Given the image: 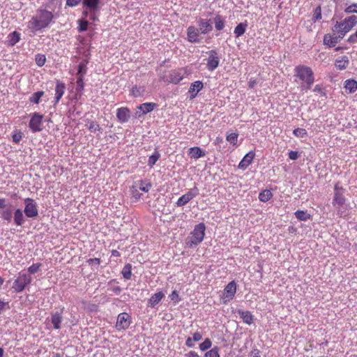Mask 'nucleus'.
Masks as SVG:
<instances>
[{
  "label": "nucleus",
  "mask_w": 357,
  "mask_h": 357,
  "mask_svg": "<svg viewBox=\"0 0 357 357\" xmlns=\"http://www.w3.org/2000/svg\"><path fill=\"white\" fill-rule=\"evenodd\" d=\"M199 193L197 188L190 189L188 192L183 195L176 202L178 206H183L193 199Z\"/></svg>",
  "instance_id": "f8f14e48"
},
{
  "label": "nucleus",
  "mask_w": 357,
  "mask_h": 357,
  "mask_svg": "<svg viewBox=\"0 0 357 357\" xmlns=\"http://www.w3.org/2000/svg\"><path fill=\"white\" fill-rule=\"evenodd\" d=\"M248 26L247 22H241L238 24L234 29V33L236 38H239L240 36H243L245 31L246 28Z\"/></svg>",
  "instance_id": "c756f323"
},
{
  "label": "nucleus",
  "mask_w": 357,
  "mask_h": 357,
  "mask_svg": "<svg viewBox=\"0 0 357 357\" xmlns=\"http://www.w3.org/2000/svg\"><path fill=\"white\" fill-rule=\"evenodd\" d=\"M185 356L186 357H200L199 354L194 351H190Z\"/></svg>",
  "instance_id": "69168bd1"
},
{
  "label": "nucleus",
  "mask_w": 357,
  "mask_h": 357,
  "mask_svg": "<svg viewBox=\"0 0 357 357\" xmlns=\"http://www.w3.org/2000/svg\"><path fill=\"white\" fill-rule=\"evenodd\" d=\"M313 91L314 92H317V93H323V91H322V89H321V86L319 84H317L314 89H313Z\"/></svg>",
  "instance_id": "338daca9"
},
{
  "label": "nucleus",
  "mask_w": 357,
  "mask_h": 357,
  "mask_svg": "<svg viewBox=\"0 0 357 357\" xmlns=\"http://www.w3.org/2000/svg\"><path fill=\"white\" fill-rule=\"evenodd\" d=\"M121 273L125 279L130 280L132 276V265L130 264H126L122 269Z\"/></svg>",
  "instance_id": "e433bc0d"
},
{
  "label": "nucleus",
  "mask_w": 357,
  "mask_h": 357,
  "mask_svg": "<svg viewBox=\"0 0 357 357\" xmlns=\"http://www.w3.org/2000/svg\"><path fill=\"white\" fill-rule=\"evenodd\" d=\"M55 19L56 17L52 11L47 10L45 7H40L27 22V27L33 33L42 31L54 23Z\"/></svg>",
  "instance_id": "f257e3e1"
},
{
  "label": "nucleus",
  "mask_w": 357,
  "mask_h": 357,
  "mask_svg": "<svg viewBox=\"0 0 357 357\" xmlns=\"http://www.w3.org/2000/svg\"><path fill=\"white\" fill-rule=\"evenodd\" d=\"M89 26V22L86 20H80L79 21V31H84L87 29Z\"/></svg>",
  "instance_id": "4d7b16f0"
},
{
  "label": "nucleus",
  "mask_w": 357,
  "mask_h": 357,
  "mask_svg": "<svg viewBox=\"0 0 357 357\" xmlns=\"http://www.w3.org/2000/svg\"><path fill=\"white\" fill-rule=\"evenodd\" d=\"M344 12L347 13H357V3H353L347 6Z\"/></svg>",
  "instance_id": "6e6d98bb"
},
{
  "label": "nucleus",
  "mask_w": 357,
  "mask_h": 357,
  "mask_svg": "<svg viewBox=\"0 0 357 357\" xmlns=\"http://www.w3.org/2000/svg\"><path fill=\"white\" fill-rule=\"evenodd\" d=\"M344 88L350 93L357 91V81L354 79H349L344 82Z\"/></svg>",
  "instance_id": "bb28decb"
},
{
  "label": "nucleus",
  "mask_w": 357,
  "mask_h": 357,
  "mask_svg": "<svg viewBox=\"0 0 357 357\" xmlns=\"http://www.w3.org/2000/svg\"><path fill=\"white\" fill-rule=\"evenodd\" d=\"M238 313L240 315L241 318L243 319L244 323L248 325H250L253 323L254 317L250 311H243L239 310L238 311Z\"/></svg>",
  "instance_id": "393cba45"
},
{
  "label": "nucleus",
  "mask_w": 357,
  "mask_h": 357,
  "mask_svg": "<svg viewBox=\"0 0 357 357\" xmlns=\"http://www.w3.org/2000/svg\"><path fill=\"white\" fill-rule=\"evenodd\" d=\"M82 0H66V5L70 7L77 6Z\"/></svg>",
  "instance_id": "13d9d810"
},
{
  "label": "nucleus",
  "mask_w": 357,
  "mask_h": 357,
  "mask_svg": "<svg viewBox=\"0 0 357 357\" xmlns=\"http://www.w3.org/2000/svg\"><path fill=\"white\" fill-rule=\"evenodd\" d=\"M83 6L91 13L100 10V0H82Z\"/></svg>",
  "instance_id": "6ab92c4d"
},
{
  "label": "nucleus",
  "mask_w": 357,
  "mask_h": 357,
  "mask_svg": "<svg viewBox=\"0 0 357 357\" xmlns=\"http://www.w3.org/2000/svg\"><path fill=\"white\" fill-rule=\"evenodd\" d=\"M88 129L91 132L96 133V132H102V128L100 126V125L95 121H88Z\"/></svg>",
  "instance_id": "473e14b6"
},
{
  "label": "nucleus",
  "mask_w": 357,
  "mask_h": 357,
  "mask_svg": "<svg viewBox=\"0 0 357 357\" xmlns=\"http://www.w3.org/2000/svg\"><path fill=\"white\" fill-rule=\"evenodd\" d=\"M87 263L89 265H93V264L96 265H99L100 264V258H91L87 260Z\"/></svg>",
  "instance_id": "052dcab7"
},
{
  "label": "nucleus",
  "mask_w": 357,
  "mask_h": 357,
  "mask_svg": "<svg viewBox=\"0 0 357 357\" xmlns=\"http://www.w3.org/2000/svg\"><path fill=\"white\" fill-rule=\"evenodd\" d=\"M82 303L84 306V309L88 312H97L98 310V305L96 303L86 302L85 301H83Z\"/></svg>",
  "instance_id": "4c0bfd02"
},
{
  "label": "nucleus",
  "mask_w": 357,
  "mask_h": 357,
  "mask_svg": "<svg viewBox=\"0 0 357 357\" xmlns=\"http://www.w3.org/2000/svg\"><path fill=\"white\" fill-rule=\"evenodd\" d=\"M206 54L208 57L204 59L206 61V69L210 72H213L219 66L220 57L215 50L208 51Z\"/></svg>",
  "instance_id": "423d86ee"
},
{
  "label": "nucleus",
  "mask_w": 357,
  "mask_h": 357,
  "mask_svg": "<svg viewBox=\"0 0 357 357\" xmlns=\"http://www.w3.org/2000/svg\"><path fill=\"white\" fill-rule=\"evenodd\" d=\"M238 135L236 132L227 133L226 139L231 144L236 145L238 141Z\"/></svg>",
  "instance_id": "79ce46f5"
},
{
  "label": "nucleus",
  "mask_w": 357,
  "mask_h": 357,
  "mask_svg": "<svg viewBox=\"0 0 357 357\" xmlns=\"http://www.w3.org/2000/svg\"><path fill=\"white\" fill-rule=\"evenodd\" d=\"M321 10L320 6L317 7L314 9L312 20L316 22L317 20H321Z\"/></svg>",
  "instance_id": "864d4df0"
},
{
  "label": "nucleus",
  "mask_w": 357,
  "mask_h": 357,
  "mask_svg": "<svg viewBox=\"0 0 357 357\" xmlns=\"http://www.w3.org/2000/svg\"><path fill=\"white\" fill-rule=\"evenodd\" d=\"M356 23L357 16L356 15L349 16L342 22H337L333 28L334 35H339V38H343Z\"/></svg>",
  "instance_id": "7ed1b4c3"
},
{
  "label": "nucleus",
  "mask_w": 357,
  "mask_h": 357,
  "mask_svg": "<svg viewBox=\"0 0 357 357\" xmlns=\"http://www.w3.org/2000/svg\"><path fill=\"white\" fill-rule=\"evenodd\" d=\"M8 45L13 46L20 41V33L17 31H13L8 34Z\"/></svg>",
  "instance_id": "7c9ffc66"
},
{
  "label": "nucleus",
  "mask_w": 357,
  "mask_h": 357,
  "mask_svg": "<svg viewBox=\"0 0 357 357\" xmlns=\"http://www.w3.org/2000/svg\"><path fill=\"white\" fill-rule=\"evenodd\" d=\"M213 22L215 24V28L218 31H221L225 27V18L220 15H216L213 18Z\"/></svg>",
  "instance_id": "c85d7f7f"
},
{
  "label": "nucleus",
  "mask_w": 357,
  "mask_h": 357,
  "mask_svg": "<svg viewBox=\"0 0 357 357\" xmlns=\"http://www.w3.org/2000/svg\"><path fill=\"white\" fill-rule=\"evenodd\" d=\"M31 280L29 274L20 273L18 277L13 282L12 288L15 293L22 292L31 283Z\"/></svg>",
  "instance_id": "39448f33"
},
{
  "label": "nucleus",
  "mask_w": 357,
  "mask_h": 357,
  "mask_svg": "<svg viewBox=\"0 0 357 357\" xmlns=\"http://www.w3.org/2000/svg\"><path fill=\"white\" fill-rule=\"evenodd\" d=\"M334 197L333 200V204L336 208H340L346 202V199L343 195L344 188L342 187L339 186V183H336L334 187Z\"/></svg>",
  "instance_id": "9d476101"
},
{
  "label": "nucleus",
  "mask_w": 357,
  "mask_h": 357,
  "mask_svg": "<svg viewBox=\"0 0 357 357\" xmlns=\"http://www.w3.org/2000/svg\"><path fill=\"white\" fill-rule=\"evenodd\" d=\"M257 84V82L255 79H250L248 82V86L250 88H254L255 85Z\"/></svg>",
  "instance_id": "774afa93"
},
{
  "label": "nucleus",
  "mask_w": 357,
  "mask_h": 357,
  "mask_svg": "<svg viewBox=\"0 0 357 357\" xmlns=\"http://www.w3.org/2000/svg\"><path fill=\"white\" fill-rule=\"evenodd\" d=\"M205 357H220L219 349L218 347H214L211 350L205 353Z\"/></svg>",
  "instance_id": "a18cd8bd"
},
{
  "label": "nucleus",
  "mask_w": 357,
  "mask_h": 357,
  "mask_svg": "<svg viewBox=\"0 0 357 357\" xmlns=\"http://www.w3.org/2000/svg\"><path fill=\"white\" fill-rule=\"evenodd\" d=\"M293 134L298 138H305L307 137V133L305 129L298 128L294 129L293 131Z\"/></svg>",
  "instance_id": "37998d69"
},
{
  "label": "nucleus",
  "mask_w": 357,
  "mask_h": 357,
  "mask_svg": "<svg viewBox=\"0 0 357 357\" xmlns=\"http://www.w3.org/2000/svg\"><path fill=\"white\" fill-rule=\"evenodd\" d=\"M204 84L201 81H195L191 83L188 89V93L190 94V100H193L197 96V93L203 89Z\"/></svg>",
  "instance_id": "f3484780"
},
{
  "label": "nucleus",
  "mask_w": 357,
  "mask_h": 357,
  "mask_svg": "<svg viewBox=\"0 0 357 357\" xmlns=\"http://www.w3.org/2000/svg\"><path fill=\"white\" fill-rule=\"evenodd\" d=\"M185 71L183 69L173 70L169 73L167 78L164 80L174 84H177L183 79Z\"/></svg>",
  "instance_id": "ddd939ff"
},
{
  "label": "nucleus",
  "mask_w": 357,
  "mask_h": 357,
  "mask_svg": "<svg viewBox=\"0 0 357 357\" xmlns=\"http://www.w3.org/2000/svg\"><path fill=\"white\" fill-rule=\"evenodd\" d=\"M200 31L195 26H190L187 29V39L190 43H199L202 41Z\"/></svg>",
  "instance_id": "4468645a"
},
{
  "label": "nucleus",
  "mask_w": 357,
  "mask_h": 357,
  "mask_svg": "<svg viewBox=\"0 0 357 357\" xmlns=\"http://www.w3.org/2000/svg\"><path fill=\"white\" fill-rule=\"evenodd\" d=\"M248 357H261L260 351L258 349H253L249 353Z\"/></svg>",
  "instance_id": "bf43d9fd"
},
{
  "label": "nucleus",
  "mask_w": 357,
  "mask_h": 357,
  "mask_svg": "<svg viewBox=\"0 0 357 357\" xmlns=\"http://www.w3.org/2000/svg\"><path fill=\"white\" fill-rule=\"evenodd\" d=\"M24 133L20 130H15L12 133V140L14 143H19L23 138Z\"/></svg>",
  "instance_id": "58836bf2"
},
{
  "label": "nucleus",
  "mask_w": 357,
  "mask_h": 357,
  "mask_svg": "<svg viewBox=\"0 0 357 357\" xmlns=\"http://www.w3.org/2000/svg\"><path fill=\"white\" fill-rule=\"evenodd\" d=\"M1 218L8 222H10L12 218V211L10 209L3 211L1 212Z\"/></svg>",
  "instance_id": "09e8293b"
},
{
  "label": "nucleus",
  "mask_w": 357,
  "mask_h": 357,
  "mask_svg": "<svg viewBox=\"0 0 357 357\" xmlns=\"http://www.w3.org/2000/svg\"><path fill=\"white\" fill-rule=\"evenodd\" d=\"M339 35L326 34L324 37V44L328 47H335V45L341 40Z\"/></svg>",
  "instance_id": "aec40b11"
},
{
  "label": "nucleus",
  "mask_w": 357,
  "mask_h": 357,
  "mask_svg": "<svg viewBox=\"0 0 357 357\" xmlns=\"http://www.w3.org/2000/svg\"><path fill=\"white\" fill-rule=\"evenodd\" d=\"M188 154L189 156H204V151L199 147H192L188 149Z\"/></svg>",
  "instance_id": "c9c22d12"
},
{
  "label": "nucleus",
  "mask_w": 357,
  "mask_h": 357,
  "mask_svg": "<svg viewBox=\"0 0 357 357\" xmlns=\"http://www.w3.org/2000/svg\"><path fill=\"white\" fill-rule=\"evenodd\" d=\"M40 266H41V264H40V263L33 264L31 266H30L28 268V271L31 274H34L39 271Z\"/></svg>",
  "instance_id": "603ef678"
},
{
  "label": "nucleus",
  "mask_w": 357,
  "mask_h": 357,
  "mask_svg": "<svg viewBox=\"0 0 357 357\" xmlns=\"http://www.w3.org/2000/svg\"><path fill=\"white\" fill-rule=\"evenodd\" d=\"M165 297V294L162 291H158L149 298L148 300V305L151 307H155L160 301Z\"/></svg>",
  "instance_id": "4be33fe9"
},
{
  "label": "nucleus",
  "mask_w": 357,
  "mask_h": 357,
  "mask_svg": "<svg viewBox=\"0 0 357 357\" xmlns=\"http://www.w3.org/2000/svg\"><path fill=\"white\" fill-rule=\"evenodd\" d=\"M273 197V193L270 190H264L259 195V199L262 202H267Z\"/></svg>",
  "instance_id": "2f4dec72"
},
{
  "label": "nucleus",
  "mask_w": 357,
  "mask_h": 357,
  "mask_svg": "<svg viewBox=\"0 0 357 357\" xmlns=\"http://www.w3.org/2000/svg\"><path fill=\"white\" fill-rule=\"evenodd\" d=\"M146 93L145 86H137L135 85L130 90V93L135 98H139L143 96Z\"/></svg>",
  "instance_id": "a878e982"
},
{
  "label": "nucleus",
  "mask_w": 357,
  "mask_h": 357,
  "mask_svg": "<svg viewBox=\"0 0 357 357\" xmlns=\"http://www.w3.org/2000/svg\"><path fill=\"white\" fill-rule=\"evenodd\" d=\"M198 29L201 34L206 35L213 30L212 22L210 19L199 18L197 20Z\"/></svg>",
  "instance_id": "2eb2a0df"
},
{
  "label": "nucleus",
  "mask_w": 357,
  "mask_h": 357,
  "mask_svg": "<svg viewBox=\"0 0 357 357\" xmlns=\"http://www.w3.org/2000/svg\"><path fill=\"white\" fill-rule=\"evenodd\" d=\"M65 89H66V86L63 83H62L61 82H59V81H58L56 82V87H55V97H54L55 103L54 104H57L59 102V100H61V98H62V96L65 92Z\"/></svg>",
  "instance_id": "b1692460"
},
{
  "label": "nucleus",
  "mask_w": 357,
  "mask_h": 357,
  "mask_svg": "<svg viewBox=\"0 0 357 357\" xmlns=\"http://www.w3.org/2000/svg\"><path fill=\"white\" fill-rule=\"evenodd\" d=\"M62 319L61 312H56L52 314V323L55 329H59L61 328Z\"/></svg>",
  "instance_id": "cd10ccee"
},
{
  "label": "nucleus",
  "mask_w": 357,
  "mask_h": 357,
  "mask_svg": "<svg viewBox=\"0 0 357 357\" xmlns=\"http://www.w3.org/2000/svg\"><path fill=\"white\" fill-rule=\"evenodd\" d=\"M294 214H295L296 218L298 220L305 221L310 218V214H307V213H306V212L301 211V210H298L297 211L295 212Z\"/></svg>",
  "instance_id": "ea45409f"
},
{
  "label": "nucleus",
  "mask_w": 357,
  "mask_h": 357,
  "mask_svg": "<svg viewBox=\"0 0 357 357\" xmlns=\"http://www.w3.org/2000/svg\"><path fill=\"white\" fill-rule=\"evenodd\" d=\"M158 159V158H149V161H148L149 166L151 168L153 167V166L155 164Z\"/></svg>",
  "instance_id": "0e129e2a"
},
{
  "label": "nucleus",
  "mask_w": 357,
  "mask_h": 357,
  "mask_svg": "<svg viewBox=\"0 0 357 357\" xmlns=\"http://www.w3.org/2000/svg\"><path fill=\"white\" fill-rule=\"evenodd\" d=\"M43 116L38 112L31 114L29 127L33 132H40L43 130Z\"/></svg>",
  "instance_id": "6e6552de"
},
{
  "label": "nucleus",
  "mask_w": 357,
  "mask_h": 357,
  "mask_svg": "<svg viewBox=\"0 0 357 357\" xmlns=\"http://www.w3.org/2000/svg\"><path fill=\"white\" fill-rule=\"evenodd\" d=\"M295 75L301 81L302 91L310 89L314 82V74L312 69L306 66L300 65L295 68Z\"/></svg>",
  "instance_id": "f03ea898"
},
{
  "label": "nucleus",
  "mask_w": 357,
  "mask_h": 357,
  "mask_svg": "<svg viewBox=\"0 0 357 357\" xmlns=\"http://www.w3.org/2000/svg\"><path fill=\"white\" fill-rule=\"evenodd\" d=\"M14 221L16 225L21 226L24 222V216L21 209L18 208L14 213Z\"/></svg>",
  "instance_id": "72a5a7b5"
},
{
  "label": "nucleus",
  "mask_w": 357,
  "mask_h": 357,
  "mask_svg": "<svg viewBox=\"0 0 357 357\" xmlns=\"http://www.w3.org/2000/svg\"><path fill=\"white\" fill-rule=\"evenodd\" d=\"M116 117L119 122L122 123H127L130 118V109L126 107L117 109Z\"/></svg>",
  "instance_id": "a211bd4d"
},
{
  "label": "nucleus",
  "mask_w": 357,
  "mask_h": 357,
  "mask_svg": "<svg viewBox=\"0 0 357 357\" xmlns=\"http://www.w3.org/2000/svg\"><path fill=\"white\" fill-rule=\"evenodd\" d=\"M157 104L154 102H145L139 105L137 107V109L140 110V112H137V115L138 117H142L146 114L152 112L154 109L157 107Z\"/></svg>",
  "instance_id": "dca6fc26"
},
{
  "label": "nucleus",
  "mask_w": 357,
  "mask_h": 357,
  "mask_svg": "<svg viewBox=\"0 0 357 357\" xmlns=\"http://www.w3.org/2000/svg\"><path fill=\"white\" fill-rule=\"evenodd\" d=\"M211 347V341L206 338L202 343L199 344V348L202 351H206Z\"/></svg>",
  "instance_id": "3c124183"
},
{
  "label": "nucleus",
  "mask_w": 357,
  "mask_h": 357,
  "mask_svg": "<svg viewBox=\"0 0 357 357\" xmlns=\"http://www.w3.org/2000/svg\"><path fill=\"white\" fill-rule=\"evenodd\" d=\"M349 58L346 55L340 56L336 59L335 66L337 69L342 70L348 67Z\"/></svg>",
  "instance_id": "412c9836"
},
{
  "label": "nucleus",
  "mask_w": 357,
  "mask_h": 357,
  "mask_svg": "<svg viewBox=\"0 0 357 357\" xmlns=\"http://www.w3.org/2000/svg\"><path fill=\"white\" fill-rule=\"evenodd\" d=\"M202 339V335L200 332L197 331L193 334L192 340L195 342H198V341L201 340Z\"/></svg>",
  "instance_id": "680f3d73"
},
{
  "label": "nucleus",
  "mask_w": 357,
  "mask_h": 357,
  "mask_svg": "<svg viewBox=\"0 0 357 357\" xmlns=\"http://www.w3.org/2000/svg\"><path fill=\"white\" fill-rule=\"evenodd\" d=\"M169 298L170 300L173 302L174 305L178 304L180 301L181 298L179 296V294L176 290H174L169 295Z\"/></svg>",
  "instance_id": "49530a36"
},
{
  "label": "nucleus",
  "mask_w": 357,
  "mask_h": 357,
  "mask_svg": "<svg viewBox=\"0 0 357 357\" xmlns=\"http://www.w3.org/2000/svg\"><path fill=\"white\" fill-rule=\"evenodd\" d=\"M45 61H46V57L45 55L38 54L36 56V63L38 66H39V67L43 66L45 63Z\"/></svg>",
  "instance_id": "de8ad7c7"
},
{
  "label": "nucleus",
  "mask_w": 357,
  "mask_h": 357,
  "mask_svg": "<svg viewBox=\"0 0 357 357\" xmlns=\"http://www.w3.org/2000/svg\"><path fill=\"white\" fill-rule=\"evenodd\" d=\"M86 63L82 61L79 63L78 66V70H77V75L81 76V75H83V76L86 73Z\"/></svg>",
  "instance_id": "8fccbe9b"
},
{
  "label": "nucleus",
  "mask_w": 357,
  "mask_h": 357,
  "mask_svg": "<svg viewBox=\"0 0 357 357\" xmlns=\"http://www.w3.org/2000/svg\"><path fill=\"white\" fill-rule=\"evenodd\" d=\"M253 158H243L241 161L238 164V167L241 169H245L252 162Z\"/></svg>",
  "instance_id": "c03bdc74"
},
{
  "label": "nucleus",
  "mask_w": 357,
  "mask_h": 357,
  "mask_svg": "<svg viewBox=\"0 0 357 357\" xmlns=\"http://www.w3.org/2000/svg\"><path fill=\"white\" fill-rule=\"evenodd\" d=\"M206 227L204 223L195 225L193 231L190 233V240L188 244L190 247L199 244L205 236Z\"/></svg>",
  "instance_id": "20e7f679"
},
{
  "label": "nucleus",
  "mask_w": 357,
  "mask_h": 357,
  "mask_svg": "<svg viewBox=\"0 0 357 357\" xmlns=\"http://www.w3.org/2000/svg\"><path fill=\"white\" fill-rule=\"evenodd\" d=\"M236 289L237 286L234 280L231 281L225 286L221 296V299L224 304H226L234 299L236 293Z\"/></svg>",
  "instance_id": "0eeeda50"
},
{
  "label": "nucleus",
  "mask_w": 357,
  "mask_h": 357,
  "mask_svg": "<svg viewBox=\"0 0 357 357\" xmlns=\"http://www.w3.org/2000/svg\"><path fill=\"white\" fill-rule=\"evenodd\" d=\"M44 91H40L33 93L29 97V102L33 104H39L40 98L44 96Z\"/></svg>",
  "instance_id": "f704fd0d"
},
{
  "label": "nucleus",
  "mask_w": 357,
  "mask_h": 357,
  "mask_svg": "<svg viewBox=\"0 0 357 357\" xmlns=\"http://www.w3.org/2000/svg\"><path fill=\"white\" fill-rule=\"evenodd\" d=\"M131 323V316L127 312H121L117 317L115 327L118 331L126 330Z\"/></svg>",
  "instance_id": "1a4fd4ad"
},
{
  "label": "nucleus",
  "mask_w": 357,
  "mask_h": 357,
  "mask_svg": "<svg viewBox=\"0 0 357 357\" xmlns=\"http://www.w3.org/2000/svg\"><path fill=\"white\" fill-rule=\"evenodd\" d=\"M84 87V83L83 80V75L79 76L76 81V88L75 90L77 93H82Z\"/></svg>",
  "instance_id": "a19ab883"
},
{
  "label": "nucleus",
  "mask_w": 357,
  "mask_h": 357,
  "mask_svg": "<svg viewBox=\"0 0 357 357\" xmlns=\"http://www.w3.org/2000/svg\"><path fill=\"white\" fill-rule=\"evenodd\" d=\"M25 208L24 213L28 218H36L38 215L36 203L31 198H26L24 199Z\"/></svg>",
  "instance_id": "9b49d317"
},
{
  "label": "nucleus",
  "mask_w": 357,
  "mask_h": 357,
  "mask_svg": "<svg viewBox=\"0 0 357 357\" xmlns=\"http://www.w3.org/2000/svg\"><path fill=\"white\" fill-rule=\"evenodd\" d=\"M133 185H135V188H137L144 192H148L152 187L151 182L147 179L139 180L135 182Z\"/></svg>",
  "instance_id": "5701e85b"
},
{
  "label": "nucleus",
  "mask_w": 357,
  "mask_h": 357,
  "mask_svg": "<svg viewBox=\"0 0 357 357\" xmlns=\"http://www.w3.org/2000/svg\"><path fill=\"white\" fill-rule=\"evenodd\" d=\"M193 342L195 341L192 340V338L189 337L186 339L185 345L189 348H192L195 345Z\"/></svg>",
  "instance_id": "e2e57ef3"
},
{
  "label": "nucleus",
  "mask_w": 357,
  "mask_h": 357,
  "mask_svg": "<svg viewBox=\"0 0 357 357\" xmlns=\"http://www.w3.org/2000/svg\"><path fill=\"white\" fill-rule=\"evenodd\" d=\"M131 194L132 197H134L136 200H139L142 196V194L139 192V189L137 188H135L134 185H132L131 187Z\"/></svg>",
  "instance_id": "5fc2aeb1"
}]
</instances>
